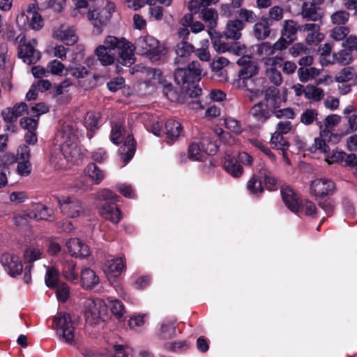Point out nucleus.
I'll return each instance as SVG.
<instances>
[{"label":"nucleus","instance_id":"nucleus-11","mask_svg":"<svg viewBox=\"0 0 357 357\" xmlns=\"http://www.w3.org/2000/svg\"><path fill=\"white\" fill-rule=\"evenodd\" d=\"M68 254L75 258L84 259L91 255L89 246L78 238H71L66 243Z\"/></svg>","mask_w":357,"mask_h":357},{"label":"nucleus","instance_id":"nucleus-50","mask_svg":"<svg viewBox=\"0 0 357 357\" xmlns=\"http://www.w3.org/2000/svg\"><path fill=\"white\" fill-rule=\"evenodd\" d=\"M271 144L273 148L284 151L289 146L288 142L280 132L275 131L271 136Z\"/></svg>","mask_w":357,"mask_h":357},{"label":"nucleus","instance_id":"nucleus-17","mask_svg":"<svg viewBox=\"0 0 357 357\" xmlns=\"http://www.w3.org/2000/svg\"><path fill=\"white\" fill-rule=\"evenodd\" d=\"M200 18L206 23L209 36L216 34L215 27L218 24V13L213 8H204L200 12Z\"/></svg>","mask_w":357,"mask_h":357},{"label":"nucleus","instance_id":"nucleus-8","mask_svg":"<svg viewBox=\"0 0 357 357\" xmlns=\"http://www.w3.org/2000/svg\"><path fill=\"white\" fill-rule=\"evenodd\" d=\"M118 44V38L108 36L105 38L104 44L96 47L95 54L102 65L109 66L114 63L115 61L114 50Z\"/></svg>","mask_w":357,"mask_h":357},{"label":"nucleus","instance_id":"nucleus-36","mask_svg":"<svg viewBox=\"0 0 357 357\" xmlns=\"http://www.w3.org/2000/svg\"><path fill=\"white\" fill-rule=\"evenodd\" d=\"M101 125V114L100 112H89L84 119V126L89 132H93L99 128ZM87 137L90 139L93 135L87 133Z\"/></svg>","mask_w":357,"mask_h":357},{"label":"nucleus","instance_id":"nucleus-1","mask_svg":"<svg viewBox=\"0 0 357 357\" xmlns=\"http://www.w3.org/2000/svg\"><path fill=\"white\" fill-rule=\"evenodd\" d=\"M58 135L61 137V144L59 152L53 151L51 153L50 160L59 167L63 164L60 162L61 156L70 165H79L82 162L84 154L77 144L79 136L82 134L75 123L66 122L60 130Z\"/></svg>","mask_w":357,"mask_h":357},{"label":"nucleus","instance_id":"nucleus-57","mask_svg":"<svg viewBox=\"0 0 357 357\" xmlns=\"http://www.w3.org/2000/svg\"><path fill=\"white\" fill-rule=\"evenodd\" d=\"M124 132V128L121 124L117 123L112 126L110 139L113 144H119L121 142V136Z\"/></svg>","mask_w":357,"mask_h":357},{"label":"nucleus","instance_id":"nucleus-3","mask_svg":"<svg viewBox=\"0 0 357 357\" xmlns=\"http://www.w3.org/2000/svg\"><path fill=\"white\" fill-rule=\"evenodd\" d=\"M54 328L61 342L70 345L75 344V327L70 314L59 312L54 317Z\"/></svg>","mask_w":357,"mask_h":357},{"label":"nucleus","instance_id":"nucleus-13","mask_svg":"<svg viewBox=\"0 0 357 357\" xmlns=\"http://www.w3.org/2000/svg\"><path fill=\"white\" fill-rule=\"evenodd\" d=\"M36 44V40L32 39L30 42L20 45L18 54L24 63L30 65L36 63L39 60L40 57V52L34 48Z\"/></svg>","mask_w":357,"mask_h":357},{"label":"nucleus","instance_id":"nucleus-43","mask_svg":"<svg viewBox=\"0 0 357 357\" xmlns=\"http://www.w3.org/2000/svg\"><path fill=\"white\" fill-rule=\"evenodd\" d=\"M108 305L112 313L119 321H124L126 319V310L123 304L118 299L108 298Z\"/></svg>","mask_w":357,"mask_h":357},{"label":"nucleus","instance_id":"nucleus-5","mask_svg":"<svg viewBox=\"0 0 357 357\" xmlns=\"http://www.w3.org/2000/svg\"><path fill=\"white\" fill-rule=\"evenodd\" d=\"M84 317L89 324H98L104 321L107 312L105 301L99 298H89L84 301Z\"/></svg>","mask_w":357,"mask_h":357},{"label":"nucleus","instance_id":"nucleus-38","mask_svg":"<svg viewBox=\"0 0 357 357\" xmlns=\"http://www.w3.org/2000/svg\"><path fill=\"white\" fill-rule=\"evenodd\" d=\"M270 33L271 29L268 18L261 19L253 26V34L257 40H264L269 36Z\"/></svg>","mask_w":357,"mask_h":357},{"label":"nucleus","instance_id":"nucleus-16","mask_svg":"<svg viewBox=\"0 0 357 357\" xmlns=\"http://www.w3.org/2000/svg\"><path fill=\"white\" fill-rule=\"evenodd\" d=\"M195 52V47L187 41H181L176 45V57L174 63L177 68L183 67L188 62V56Z\"/></svg>","mask_w":357,"mask_h":357},{"label":"nucleus","instance_id":"nucleus-49","mask_svg":"<svg viewBox=\"0 0 357 357\" xmlns=\"http://www.w3.org/2000/svg\"><path fill=\"white\" fill-rule=\"evenodd\" d=\"M334 63L342 65H347L351 62L352 52L348 49H343L338 52L334 53Z\"/></svg>","mask_w":357,"mask_h":357},{"label":"nucleus","instance_id":"nucleus-35","mask_svg":"<svg viewBox=\"0 0 357 357\" xmlns=\"http://www.w3.org/2000/svg\"><path fill=\"white\" fill-rule=\"evenodd\" d=\"M126 268L125 260L123 257H117L109 260L106 264L105 272L108 276L118 277Z\"/></svg>","mask_w":357,"mask_h":357},{"label":"nucleus","instance_id":"nucleus-22","mask_svg":"<svg viewBox=\"0 0 357 357\" xmlns=\"http://www.w3.org/2000/svg\"><path fill=\"white\" fill-rule=\"evenodd\" d=\"M339 139L340 136L338 135L333 134L328 130H324L321 131L320 137L314 139V146L321 152L327 153L329 149L326 142L335 143L339 141Z\"/></svg>","mask_w":357,"mask_h":357},{"label":"nucleus","instance_id":"nucleus-58","mask_svg":"<svg viewBox=\"0 0 357 357\" xmlns=\"http://www.w3.org/2000/svg\"><path fill=\"white\" fill-rule=\"evenodd\" d=\"M238 17L243 23H254L257 20V15L251 10L241 8L238 11Z\"/></svg>","mask_w":357,"mask_h":357},{"label":"nucleus","instance_id":"nucleus-55","mask_svg":"<svg viewBox=\"0 0 357 357\" xmlns=\"http://www.w3.org/2000/svg\"><path fill=\"white\" fill-rule=\"evenodd\" d=\"M349 33V29L344 26H335L330 31V36L336 41L343 40Z\"/></svg>","mask_w":357,"mask_h":357},{"label":"nucleus","instance_id":"nucleus-23","mask_svg":"<svg viewBox=\"0 0 357 357\" xmlns=\"http://www.w3.org/2000/svg\"><path fill=\"white\" fill-rule=\"evenodd\" d=\"M301 30L307 33L305 41L308 45H317L324 38L318 24H305L302 26Z\"/></svg>","mask_w":357,"mask_h":357},{"label":"nucleus","instance_id":"nucleus-41","mask_svg":"<svg viewBox=\"0 0 357 357\" xmlns=\"http://www.w3.org/2000/svg\"><path fill=\"white\" fill-rule=\"evenodd\" d=\"M84 172L96 184H99L105 178L104 172L94 163L89 164Z\"/></svg>","mask_w":357,"mask_h":357},{"label":"nucleus","instance_id":"nucleus-54","mask_svg":"<svg viewBox=\"0 0 357 357\" xmlns=\"http://www.w3.org/2000/svg\"><path fill=\"white\" fill-rule=\"evenodd\" d=\"M56 288V295L59 301L64 303L70 296V287L65 282L58 284Z\"/></svg>","mask_w":357,"mask_h":357},{"label":"nucleus","instance_id":"nucleus-10","mask_svg":"<svg viewBox=\"0 0 357 357\" xmlns=\"http://www.w3.org/2000/svg\"><path fill=\"white\" fill-rule=\"evenodd\" d=\"M335 192V183L326 178H315L310 185V193L316 200L332 195Z\"/></svg>","mask_w":357,"mask_h":357},{"label":"nucleus","instance_id":"nucleus-61","mask_svg":"<svg viewBox=\"0 0 357 357\" xmlns=\"http://www.w3.org/2000/svg\"><path fill=\"white\" fill-rule=\"evenodd\" d=\"M354 77V69L351 68H344L335 77V79L337 82L344 83L351 81Z\"/></svg>","mask_w":357,"mask_h":357},{"label":"nucleus","instance_id":"nucleus-32","mask_svg":"<svg viewBox=\"0 0 357 357\" xmlns=\"http://www.w3.org/2000/svg\"><path fill=\"white\" fill-rule=\"evenodd\" d=\"M229 64V61L225 57L220 56L215 59L211 63V68L213 72V77L219 79V81L224 82L227 80V74L223 70Z\"/></svg>","mask_w":357,"mask_h":357},{"label":"nucleus","instance_id":"nucleus-29","mask_svg":"<svg viewBox=\"0 0 357 357\" xmlns=\"http://www.w3.org/2000/svg\"><path fill=\"white\" fill-rule=\"evenodd\" d=\"M272 111L266 105L265 102H259L254 105L250 109V115L261 123L265 122L271 116Z\"/></svg>","mask_w":357,"mask_h":357},{"label":"nucleus","instance_id":"nucleus-42","mask_svg":"<svg viewBox=\"0 0 357 357\" xmlns=\"http://www.w3.org/2000/svg\"><path fill=\"white\" fill-rule=\"evenodd\" d=\"M163 94L172 102L183 103L185 102V94L183 92L178 91L172 84L167 85L164 87Z\"/></svg>","mask_w":357,"mask_h":357},{"label":"nucleus","instance_id":"nucleus-60","mask_svg":"<svg viewBox=\"0 0 357 357\" xmlns=\"http://www.w3.org/2000/svg\"><path fill=\"white\" fill-rule=\"evenodd\" d=\"M225 125L228 130L236 134L241 133L243 130L242 123L232 117H227Z\"/></svg>","mask_w":357,"mask_h":357},{"label":"nucleus","instance_id":"nucleus-20","mask_svg":"<svg viewBox=\"0 0 357 357\" xmlns=\"http://www.w3.org/2000/svg\"><path fill=\"white\" fill-rule=\"evenodd\" d=\"M99 213L103 218L114 224L118 223L122 217L121 212L116 204L111 202H106L100 206Z\"/></svg>","mask_w":357,"mask_h":357},{"label":"nucleus","instance_id":"nucleus-59","mask_svg":"<svg viewBox=\"0 0 357 357\" xmlns=\"http://www.w3.org/2000/svg\"><path fill=\"white\" fill-rule=\"evenodd\" d=\"M258 81L257 79H250V82H247L245 86V82L243 81H237L236 86L239 89H246L248 91L251 93L257 96L260 92V90L256 87V82Z\"/></svg>","mask_w":357,"mask_h":357},{"label":"nucleus","instance_id":"nucleus-39","mask_svg":"<svg viewBox=\"0 0 357 357\" xmlns=\"http://www.w3.org/2000/svg\"><path fill=\"white\" fill-rule=\"evenodd\" d=\"M259 68L256 63H250L243 66L238 72V80L245 82V83L250 82V79H255V76L258 73ZM247 84H245L246 85Z\"/></svg>","mask_w":357,"mask_h":357},{"label":"nucleus","instance_id":"nucleus-44","mask_svg":"<svg viewBox=\"0 0 357 357\" xmlns=\"http://www.w3.org/2000/svg\"><path fill=\"white\" fill-rule=\"evenodd\" d=\"M324 91L321 88L317 87L314 85H307L305 86V98L307 100L319 102L324 97Z\"/></svg>","mask_w":357,"mask_h":357},{"label":"nucleus","instance_id":"nucleus-7","mask_svg":"<svg viewBox=\"0 0 357 357\" xmlns=\"http://www.w3.org/2000/svg\"><path fill=\"white\" fill-rule=\"evenodd\" d=\"M35 8L34 4H30L26 12L21 13L17 16L16 22L20 28L39 31L43 27V19Z\"/></svg>","mask_w":357,"mask_h":357},{"label":"nucleus","instance_id":"nucleus-21","mask_svg":"<svg viewBox=\"0 0 357 357\" xmlns=\"http://www.w3.org/2000/svg\"><path fill=\"white\" fill-rule=\"evenodd\" d=\"M29 219L36 220H50L52 210L40 203L33 204L28 209Z\"/></svg>","mask_w":357,"mask_h":357},{"label":"nucleus","instance_id":"nucleus-51","mask_svg":"<svg viewBox=\"0 0 357 357\" xmlns=\"http://www.w3.org/2000/svg\"><path fill=\"white\" fill-rule=\"evenodd\" d=\"M67 70L72 76L77 79L84 78L88 75V70L85 66L77 65L74 62L70 63Z\"/></svg>","mask_w":357,"mask_h":357},{"label":"nucleus","instance_id":"nucleus-15","mask_svg":"<svg viewBox=\"0 0 357 357\" xmlns=\"http://www.w3.org/2000/svg\"><path fill=\"white\" fill-rule=\"evenodd\" d=\"M108 12L105 10H89L87 18L93 26V32L100 34L109 20Z\"/></svg>","mask_w":357,"mask_h":357},{"label":"nucleus","instance_id":"nucleus-2","mask_svg":"<svg viewBox=\"0 0 357 357\" xmlns=\"http://www.w3.org/2000/svg\"><path fill=\"white\" fill-rule=\"evenodd\" d=\"M202 70L197 61L188 63L187 68L178 67L174 71V79L183 89L189 91L190 98H198L202 93L201 88L193 86L202 78Z\"/></svg>","mask_w":357,"mask_h":357},{"label":"nucleus","instance_id":"nucleus-47","mask_svg":"<svg viewBox=\"0 0 357 357\" xmlns=\"http://www.w3.org/2000/svg\"><path fill=\"white\" fill-rule=\"evenodd\" d=\"M176 333V323L173 321H165L160 328V337L162 339L172 338Z\"/></svg>","mask_w":357,"mask_h":357},{"label":"nucleus","instance_id":"nucleus-46","mask_svg":"<svg viewBox=\"0 0 357 357\" xmlns=\"http://www.w3.org/2000/svg\"><path fill=\"white\" fill-rule=\"evenodd\" d=\"M215 50L218 53L230 52L231 44L223 43L221 40L222 36L220 32L209 36Z\"/></svg>","mask_w":357,"mask_h":357},{"label":"nucleus","instance_id":"nucleus-63","mask_svg":"<svg viewBox=\"0 0 357 357\" xmlns=\"http://www.w3.org/2000/svg\"><path fill=\"white\" fill-rule=\"evenodd\" d=\"M290 54L294 57H297L303 54H307L309 49L303 43H298L294 44L289 50Z\"/></svg>","mask_w":357,"mask_h":357},{"label":"nucleus","instance_id":"nucleus-30","mask_svg":"<svg viewBox=\"0 0 357 357\" xmlns=\"http://www.w3.org/2000/svg\"><path fill=\"white\" fill-rule=\"evenodd\" d=\"M262 102H265L266 105L273 113L279 107L281 102L279 90L275 86L268 87L265 92V100Z\"/></svg>","mask_w":357,"mask_h":357},{"label":"nucleus","instance_id":"nucleus-48","mask_svg":"<svg viewBox=\"0 0 357 357\" xmlns=\"http://www.w3.org/2000/svg\"><path fill=\"white\" fill-rule=\"evenodd\" d=\"M45 282L47 287L55 288L58 284H60L59 280V272L54 268H47L45 276Z\"/></svg>","mask_w":357,"mask_h":357},{"label":"nucleus","instance_id":"nucleus-4","mask_svg":"<svg viewBox=\"0 0 357 357\" xmlns=\"http://www.w3.org/2000/svg\"><path fill=\"white\" fill-rule=\"evenodd\" d=\"M218 142L214 140L210 135H206L202 139L200 145L196 142L192 143L188 148V158L195 161H202L205 154L212 155L218 149Z\"/></svg>","mask_w":357,"mask_h":357},{"label":"nucleus","instance_id":"nucleus-9","mask_svg":"<svg viewBox=\"0 0 357 357\" xmlns=\"http://www.w3.org/2000/svg\"><path fill=\"white\" fill-rule=\"evenodd\" d=\"M61 212L68 218H75L84 213L82 203L75 197L61 196L57 197Z\"/></svg>","mask_w":357,"mask_h":357},{"label":"nucleus","instance_id":"nucleus-45","mask_svg":"<svg viewBox=\"0 0 357 357\" xmlns=\"http://www.w3.org/2000/svg\"><path fill=\"white\" fill-rule=\"evenodd\" d=\"M260 176L264 179L265 185L268 190H275L277 185V180L273 176L272 173L265 167H262L259 170Z\"/></svg>","mask_w":357,"mask_h":357},{"label":"nucleus","instance_id":"nucleus-27","mask_svg":"<svg viewBox=\"0 0 357 357\" xmlns=\"http://www.w3.org/2000/svg\"><path fill=\"white\" fill-rule=\"evenodd\" d=\"M165 130L167 143L172 144L181 136L183 128L179 121L170 119L166 121Z\"/></svg>","mask_w":357,"mask_h":357},{"label":"nucleus","instance_id":"nucleus-34","mask_svg":"<svg viewBox=\"0 0 357 357\" xmlns=\"http://www.w3.org/2000/svg\"><path fill=\"white\" fill-rule=\"evenodd\" d=\"M43 255V247L38 243H33L27 246L24 250V261L25 263L31 264L40 259Z\"/></svg>","mask_w":357,"mask_h":357},{"label":"nucleus","instance_id":"nucleus-62","mask_svg":"<svg viewBox=\"0 0 357 357\" xmlns=\"http://www.w3.org/2000/svg\"><path fill=\"white\" fill-rule=\"evenodd\" d=\"M64 68V65L56 59L50 61L47 65L48 72L56 75H61Z\"/></svg>","mask_w":357,"mask_h":357},{"label":"nucleus","instance_id":"nucleus-25","mask_svg":"<svg viewBox=\"0 0 357 357\" xmlns=\"http://www.w3.org/2000/svg\"><path fill=\"white\" fill-rule=\"evenodd\" d=\"M136 151V142L133 137L128 135L119 149L121 159L127 164L130 161Z\"/></svg>","mask_w":357,"mask_h":357},{"label":"nucleus","instance_id":"nucleus-64","mask_svg":"<svg viewBox=\"0 0 357 357\" xmlns=\"http://www.w3.org/2000/svg\"><path fill=\"white\" fill-rule=\"evenodd\" d=\"M130 348L123 345L116 344L108 357H129Z\"/></svg>","mask_w":357,"mask_h":357},{"label":"nucleus","instance_id":"nucleus-26","mask_svg":"<svg viewBox=\"0 0 357 357\" xmlns=\"http://www.w3.org/2000/svg\"><path fill=\"white\" fill-rule=\"evenodd\" d=\"M302 17L308 20L317 22L321 20L323 14L321 12V8L316 6L314 3L304 2L301 7Z\"/></svg>","mask_w":357,"mask_h":357},{"label":"nucleus","instance_id":"nucleus-56","mask_svg":"<svg viewBox=\"0 0 357 357\" xmlns=\"http://www.w3.org/2000/svg\"><path fill=\"white\" fill-rule=\"evenodd\" d=\"M318 112L315 109H307L301 116V122L305 125H310L317 121Z\"/></svg>","mask_w":357,"mask_h":357},{"label":"nucleus","instance_id":"nucleus-53","mask_svg":"<svg viewBox=\"0 0 357 357\" xmlns=\"http://www.w3.org/2000/svg\"><path fill=\"white\" fill-rule=\"evenodd\" d=\"M349 13L345 10H338L331 15V21L333 24L344 25L349 19Z\"/></svg>","mask_w":357,"mask_h":357},{"label":"nucleus","instance_id":"nucleus-6","mask_svg":"<svg viewBox=\"0 0 357 357\" xmlns=\"http://www.w3.org/2000/svg\"><path fill=\"white\" fill-rule=\"evenodd\" d=\"M135 49L139 54L147 56L152 61H159L162 52L159 41L149 35L137 38Z\"/></svg>","mask_w":357,"mask_h":357},{"label":"nucleus","instance_id":"nucleus-31","mask_svg":"<svg viewBox=\"0 0 357 357\" xmlns=\"http://www.w3.org/2000/svg\"><path fill=\"white\" fill-rule=\"evenodd\" d=\"M61 273L68 281L77 284L79 281V273L76 271V263L73 260L62 262Z\"/></svg>","mask_w":357,"mask_h":357},{"label":"nucleus","instance_id":"nucleus-37","mask_svg":"<svg viewBox=\"0 0 357 357\" xmlns=\"http://www.w3.org/2000/svg\"><path fill=\"white\" fill-rule=\"evenodd\" d=\"M223 166L226 172L234 178H238L243 174L242 166L230 155H225Z\"/></svg>","mask_w":357,"mask_h":357},{"label":"nucleus","instance_id":"nucleus-14","mask_svg":"<svg viewBox=\"0 0 357 357\" xmlns=\"http://www.w3.org/2000/svg\"><path fill=\"white\" fill-rule=\"evenodd\" d=\"M119 50L118 61L125 66H130L135 63V57L132 49V45L124 38H119V44L116 46Z\"/></svg>","mask_w":357,"mask_h":357},{"label":"nucleus","instance_id":"nucleus-28","mask_svg":"<svg viewBox=\"0 0 357 357\" xmlns=\"http://www.w3.org/2000/svg\"><path fill=\"white\" fill-rule=\"evenodd\" d=\"M27 109V105L21 102L15 104L13 107H8L2 111V116L5 121L13 123Z\"/></svg>","mask_w":357,"mask_h":357},{"label":"nucleus","instance_id":"nucleus-19","mask_svg":"<svg viewBox=\"0 0 357 357\" xmlns=\"http://www.w3.org/2000/svg\"><path fill=\"white\" fill-rule=\"evenodd\" d=\"M281 195L286 206L292 212L298 213L301 202L293 190L289 186H284L281 188Z\"/></svg>","mask_w":357,"mask_h":357},{"label":"nucleus","instance_id":"nucleus-12","mask_svg":"<svg viewBox=\"0 0 357 357\" xmlns=\"http://www.w3.org/2000/svg\"><path fill=\"white\" fill-rule=\"evenodd\" d=\"M1 263L6 272L12 277L20 275L23 270V265L20 258L10 253H5L1 257Z\"/></svg>","mask_w":357,"mask_h":357},{"label":"nucleus","instance_id":"nucleus-24","mask_svg":"<svg viewBox=\"0 0 357 357\" xmlns=\"http://www.w3.org/2000/svg\"><path fill=\"white\" fill-rule=\"evenodd\" d=\"M81 286L86 289H92L100 282L99 277L91 268H84L80 272Z\"/></svg>","mask_w":357,"mask_h":357},{"label":"nucleus","instance_id":"nucleus-40","mask_svg":"<svg viewBox=\"0 0 357 357\" xmlns=\"http://www.w3.org/2000/svg\"><path fill=\"white\" fill-rule=\"evenodd\" d=\"M298 30V25L293 20H288L284 22L282 35L289 39V42H294L296 39Z\"/></svg>","mask_w":357,"mask_h":357},{"label":"nucleus","instance_id":"nucleus-33","mask_svg":"<svg viewBox=\"0 0 357 357\" xmlns=\"http://www.w3.org/2000/svg\"><path fill=\"white\" fill-rule=\"evenodd\" d=\"M244 28V24L239 20H229L224 31L227 38L238 40L241 36V31Z\"/></svg>","mask_w":357,"mask_h":357},{"label":"nucleus","instance_id":"nucleus-18","mask_svg":"<svg viewBox=\"0 0 357 357\" xmlns=\"http://www.w3.org/2000/svg\"><path fill=\"white\" fill-rule=\"evenodd\" d=\"M54 37L64 43L66 45H73L78 40L75 30L73 26L61 25L54 31Z\"/></svg>","mask_w":357,"mask_h":357},{"label":"nucleus","instance_id":"nucleus-52","mask_svg":"<svg viewBox=\"0 0 357 357\" xmlns=\"http://www.w3.org/2000/svg\"><path fill=\"white\" fill-rule=\"evenodd\" d=\"M247 188L250 194L258 195L264 191L261 181L254 175L248 182Z\"/></svg>","mask_w":357,"mask_h":357}]
</instances>
